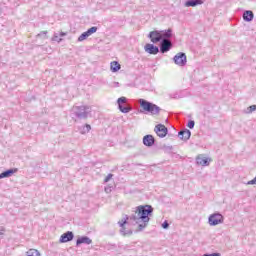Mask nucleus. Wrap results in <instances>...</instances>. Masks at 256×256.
<instances>
[{"label":"nucleus","mask_w":256,"mask_h":256,"mask_svg":"<svg viewBox=\"0 0 256 256\" xmlns=\"http://www.w3.org/2000/svg\"><path fill=\"white\" fill-rule=\"evenodd\" d=\"M143 145L145 147H153L155 145V137L151 134H147L143 137Z\"/></svg>","instance_id":"nucleus-13"},{"label":"nucleus","mask_w":256,"mask_h":256,"mask_svg":"<svg viewBox=\"0 0 256 256\" xmlns=\"http://www.w3.org/2000/svg\"><path fill=\"white\" fill-rule=\"evenodd\" d=\"M151 43H161L163 39H171L173 37V30L171 28L167 30H154L148 34Z\"/></svg>","instance_id":"nucleus-2"},{"label":"nucleus","mask_w":256,"mask_h":256,"mask_svg":"<svg viewBox=\"0 0 256 256\" xmlns=\"http://www.w3.org/2000/svg\"><path fill=\"white\" fill-rule=\"evenodd\" d=\"M79 131H80L81 135H85L91 131V125L85 124L84 126L79 128Z\"/></svg>","instance_id":"nucleus-21"},{"label":"nucleus","mask_w":256,"mask_h":256,"mask_svg":"<svg viewBox=\"0 0 256 256\" xmlns=\"http://www.w3.org/2000/svg\"><path fill=\"white\" fill-rule=\"evenodd\" d=\"M74 237H75V234H73L72 231H67L60 236L59 241L61 243H69V241H73Z\"/></svg>","instance_id":"nucleus-12"},{"label":"nucleus","mask_w":256,"mask_h":256,"mask_svg":"<svg viewBox=\"0 0 256 256\" xmlns=\"http://www.w3.org/2000/svg\"><path fill=\"white\" fill-rule=\"evenodd\" d=\"M72 113L77 119H87L91 115V106H74Z\"/></svg>","instance_id":"nucleus-4"},{"label":"nucleus","mask_w":256,"mask_h":256,"mask_svg":"<svg viewBox=\"0 0 256 256\" xmlns=\"http://www.w3.org/2000/svg\"><path fill=\"white\" fill-rule=\"evenodd\" d=\"M162 229H169V222L167 220H165L163 223H162Z\"/></svg>","instance_id":"nucleus-27"},{"label":"nucleus","mask_w":256,"mask_h":256,"mask_svg":"<svg viewBox=\"0 0 256 256\" xmlns=\"http://www.w3.org/2000/svg\"><path fill=\"white\" fill-rule=\"evenodd\" d=\"M247 185H256V176L254 179L247 182Z\"/></svg>","instance_id":"nucleus-28"},{"label":"nucleus","mask_w":256,"mask_h":256,"mask_svg":"<svg viewBox=\"0 0 256 256\" xmlns=\"http://www.w3.org/2000/svg\"><path fill=\"white\" fill-rule=\"evenodd\" d=\"M197 5H203V0H187L185 7H197Z\"/></svg>","instance_id":"nucleus-18"},{"label":"nucleus","mask_w":256,"mask_h":256,"mask_svg":"<svg viewBox=\"0 0 256 256\" xmlns=\"http://www.w3.org/2000/svg\"><path fill=\"white\" fill-rule=\"evenodd\" d=\"M187 127L189 129H194L195 128V121H193V120L188 121Z\"/></svg>","instance_id":"nucleus-25"},{"label":"nucleus","mask_w":256,"mask_h":256,"mask_svg":"<svg viewBox=\"0 0 256 256\" xmlns=\"http://www.w3.org/2000/svg\"><path fill=\"white\" fill-rule=\"evenodd\" d=\"M173 61L176 65H179V67H185V65H187V55L183 52H179L174 56Z\"/></svg>","instance_id":"nucleus-7"},{"label":"nucleus","mask_w":256,"mask_h":256,"mask_svg":"<svg viewBox=\"0 0 256 256\" xmlns=\"http://www.w3.org/2000/svg\"><path fill=\"white\" fill-rule=\"evenodd\" d=\"M1 231H5V228H2Z\"/></svg>","instance_id":"nucleus-34"},{"label":"nucleus","mask_w":256,"mask_h":256,"mask_svg":"<svg viewBox=\"0 0 256 256\" xmlns=\"http://www.w3.org/2000/svg\"><path fill=\"white\" fill-rule=\"evenodd\" d=\"M196 163L197 165H201L202 167H207L209 166V159L198 156L196 158Z\"/></svg>","instance_id":"nucleus-19"},{"label":"nucleus","mask_w":256,"mask_h":256,"mask_svg":"<svg viewBox=\"0 0 256 256\" xmlns=\"http://www.w3.org/2000/svg\"><path fill=\"white\" fill-rule=\"evenodd\" d=\"M58 35H60V37H65V35H67V33H65V32H61L60 34H58Z\"/></svg>","instance_id":"nucleus-31"},{"label":"nucleus","mask_w":256,"mask_h":256,"mask_svg":"<svg viewBox=\"0 0 256 256\" xmlns=\"http://www.w3.org/2000/svg\"><path fill=\"white\" fill-rule=\"evenodd\" d=\"M116 87H119V82H114Z\"/></svg>","instance_id":"nucleus-32"},{"label":"nucleus","mask_w":256,"mask_h":256,"mask_svg":"<svg viewBox=\"0 0 256 256\" xmlns=\"http://www.w3.org/2000/svg\"><path fill=\"white\" fill-rule=\"evenodd\" d=\"M173 48V43L170 42L169 38H164L160 42V53H169Z\"/></svg>","instance_id":"nucleus-8"},{"label":"nucleus","mask_w":256,"mask_h":256,"mask_svg":"<svg viewBox=\"0 0 256 256\" xmlns=\"http://www.w3.org/2000/svg\"><path fill=\"white\" fill-rule=\"evenodd\" d=\"M139 105L146 111V113H151V115H159L161 108L157 104L151 103L145 99H139Z\"/></svg>","instance_id":"nucleus-3"},{"label":"nucleus","mask_w":256,"mask_h":256,"mask_svg":"<svg viewBox=\"0 0 256 256\" xmlns=\"http://www.w3.org/2000/svg\"><path fill=\"white\" fill-rule=\"evenodd\" d=\"M93 33H97V26H93L91 28H89L86 32L82 33L79 37H78V41H85V39H87L88 37H91V35H93Z\"/></svg>","instance_id":"nucleus-10"},{"label":"nucleus","mask_w":256,"mask_h":256,"mask_svg":"<svg viewBox=\"0 0 256 256\" xmlns=\"http://www.w3.org/2000/svg\"><path fill=\"white\" fill-rule=\"evenodd\" d=\"M144 50L146 53H149V55H157L159 53V47L154 44H146L144 46Z\"/></svg>","instance_id":"nucleus-14"},{"label":"nucleus","mask_w":256,"mask_h":256,"mask_svg":"<svg viewBox=\"0 0 256 256\" xmlns=\"http://www.w3.org/2000/svg\"><path fill=\"white\" fill-rule=\"evenodd\" d=\"M27 256H41V253L38 252L37 249H30L26 252Z\"/></svg>","instance_id":"nucleus-22"},{"label":"nucleus","mask_w":256,"mask_h":256,"mask_svg":"<svg viewBox=\"0 0 256 256\" xmlns=\"http://www.w3.org/2000/svg\"><path fill=\"white\" fill-rule=\"evenodd\" d=\"M105 193H111V191H112V187L111 186H107V187H105Z\"/></svg>","instance_id":"nucleus-29"},{"label":"nucleus","mask_w":256,"mask_h":256,"mask_svg":"<svg viewBox=\"0 0 256 256\" xmlns=\"http://www.w3.org/2000/svg\"><path fill=\"white\" fill-rule=\"evenodd\" d=\"M111 179H113V174H108L106 176V178L104 179V183H109V181H111Z\"/></svg>","instance_id":"nucleus-26"},{"label":"nucleus","mask_w":256,"mask_h":256,"mask_svg":"<svg viewBox=\"0 0 256 256\" xmlns=\"http://www.w3.org/2000/svg\"><path fill=\"white\" fill-rule=\"evenodd\" d=\"M17 171H18L17 168H11V169L5 170L0 174V179H7V177H12L13 175H15V173H17Z\"/></svg>","instance_id":"nucleus-16"},{"label":"nucleus","mask_w":256,"mask_h":256,"mask_svg":"<svg viewBox=\"0 0 256 256\" xmlns=\"http://www.w3.org/2000/svg\"><path fill=\"white\" fill-rule=\"evenodd\" d=\"M125 103H127V98L125 96H122L117 99L118 109L119 111H121V113H129L133 109L129 105L125 106Z\"/></svg>","instance_id":"nucleus-6"},{"label":"nucleus","mask_w":256,"mask_h":256,"mask_svg":"<svg viewBox=\"0 0 256 256\" xmlns=\"http://www.w3.org/2000/svg\"><path fill=\"white\" fill-rule=\"evenodd\" d=\"M178 137L181 141H189L191 139V130L185 128L178 132Z\"/></svg>","instance_id":"nucleus-11"},{"label":"nucleus","mask_w":256,"mask_h":256,"mask_svg":"<svg viewBox=\"0 0 256 256\" xmlns=\"http://www.w3.org/2000/svg\"><path fill=\"white\" fill-rule=\"evenodd\" d=\"M110 69H111L112 73H117V71H119L121 69V64H119V62H117V61H113L110 64Z\"/></svg>","instance_id":"nucleus-20"},{"label":"nucleus","mask_w":256,"mask_h":256,"mask_svg":"<svg viewBox=\"0 0 256 256\" xmlns=\"http://www.w3.org/2000/svg\"><path fill=\"white\" fill-rule=\"evenodd\" d=\"M253 111H256V105H251L247 108L246 113L251 114Z\"/></svg>","instance_id":"nucleus-24"},{"label":"nucleus","mask_w":256,"mask_h":256,"mask_svg":"<svg viewBox=\"0 0 256 256\" xmlns=\"http://www.w3.org/2000/svg\"><path fill=\"white\" fill-rule=\"evenodd\" d=\"M3 238V232H0V239Z\"/></svg>","instance_id":"nucleus-33"},{"label":"nucleus","mask_w":256,"mask_h":256,"mask_svg":"<svg viewBox=\"0 0 256 256\" xmlns=\"http://www.w3.org/2000/svg\"><path fill=\"white\" fill-rule=\"evenodd\" d=\"M91 243H93V240H91V238H89V236H82L79 237L76 240V246L79 247V245H91Z\"/></svg>","instance_id":"nucleus-15"},{"label":"nucleus","mask_w":256,"mask_h":256,"mask_svg":"<svg viewBox=\"0 0 256 256\" xmlns=\"http://www.w3.org/2000/svg\"><path fill=\"white\" fill-rule=\"evenodd\" d=\"M243 20L246 21V23H251V21L254 19L255 14H253V11L246 10L243 13Z\"/></svg>","instance_id":"nucleus-17"},{"label":"nucleus","mask_w":256,"mask_h":256,"mask_svg":"<svg viewBox=\"0 0 256 256\" xmlns=\"http://www.w3.org/2000/svg\"><path fill=\"white\" fill-rule=\"evenodd\" d=\"M151 215H153V206L151 205H140L136 207V211L134 214H132L130 217L125 216L122 220L118 222L119 226L121 227L120 232L122 235H132V231H126L125 230V224L127 223V220L130 219V221L134 225H138V228L136 230V233H139V231H143L149 225V221H151Z\"/></svg>","instance_id":"nucleus-1"},{"label":"nucleus","mask_w":256,"mask_h":256,"mask_svg":"<svg viewBox=\"0 0 256 256\" xmlns=\"http://www.w3.org/2000/svg\"><path fill=\"white\" fill-rule=\"evenodd\" d=\"M225 221V217L221 213L216 212L209 216L208 223L211 227H216V225H221Z\"/></svg>","instance_id":"nucleus-5"},{"label":"nucleus","mask_w":256,"mask_h":256,"mask_svg":"<svg viewBox=\"0 0 256 256\" xmlns=\"http://www.w3.org/2000/svg\"><path fill=\"white\" fill-rule=\"evenodd\" d=\"M154 131L161 139H163V137H167V134L169 133V129H167L163 124L156 125Z\"/></svg>","instance_id":"nucleus-9"},{"label":"nucleus","mask_w":256,"mask_h":256,"mask_svg":"<svg viewBox=\"0 0 256 256\" xmlns=\"http://www.w3.org/2000/svg\"><path fill=\"white\" fill-rule=\"evenodd\" d=\"M52 40L56 41V43H61V41H63L61 36L59 34H57V33L54 34Z\"/></svg>","instance_id":"nucleus-23"},{"label":"nucleus","mask_w":256,"mask_h":256,"mask_svg":"<svg viewBox=\"0 0 256 256\" xmlns=\"http://www.w3.org/2000/svg\"><path fill=\"white\" fill-rule=\"evenodd\" d=\"M43 35H47V31H42L38 34V37H43Z\"/></svg>","instance_id":"nucleus-30"}]
</instances>
